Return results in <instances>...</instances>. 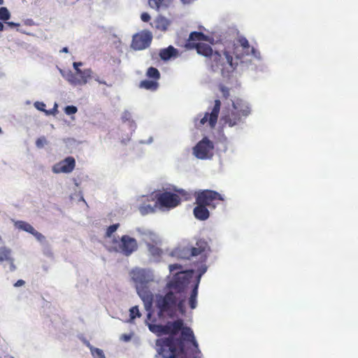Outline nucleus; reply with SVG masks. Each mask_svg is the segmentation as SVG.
Segmentation results:
<instances>
[{"label":"nucleus","mask_w":358,"mask_h":358,"mask_svg":"<svg viewBox=\"0 0 358 358\" xmlns=\"http://www.w3.org/2000/svg\"><path fill=\"white\" fill-rule=\"evenodd\" d=\"M167 338L156 341L159 354L164 358H201L202 354L190 327L184 325L181 319L164 324Z\"/></svg>","instance_id":"1"},{"label":"nucleus","mask_w":358,"mask_h":358,"mask_svg":"<svg viewBox=\"0 0 358 358\" xmlns=\"http://www.w3.org/2000/svg\"><path fill=\"white\" fill-rule=\"evenodd\" d=\"M193 273V270L178 272L166 283L165 289L168 290L165 294L157 296L155 306L159 317H173L177 311L181 315L186 313L187 288Z\"/></svg>","instance_id":"2"},{"label":"nucleus","mask_w":358,"mask_h":358,"mask_svg":"<svg viewBox=\"0 0 358 358\" xmlns=\"http://www.w3.org/2000/svg\"><path fill=\"white\" fill-rule=\"evenodd\" d=\"M130 276L136 284V288L139 296L149 306L153 300V294L148 287V283L153 281L152 273L146 269L136 268L131 271Z\"/></svg>","instance_id":"3"},{"label":"nucleus","mask_w":358,"mask_h":358,"mask_svg":"<svg viewBox=\"0 0 358 358\" xmlns=\"http://www.w3.org/2000/svg\"><path fill=\"white\" fill-rule=\"evenodd\" d=\"M250 113V108L247 103L243 99H236L232 101L231 108H225L223 110L220 121L223 125L232 127L241 123Z\"/></svg>","instance_id":"4"},{"label":"nucleus","mask_w":358,"mask_h":358,"mask_svg":"<svg viewBox=\"0 0 358 358\" xmlns=\"http://www.w3.org/2000/svg\"><path fill=\"white\" fill-rule=\"evenodd\" d=\"M208 64L213 71H220L223 77H229L238 66V62L233 58L231 52L224 50L222 54L215 51Z\"/></svg>","instance_id":"5"},{"label":"nucleus","mask_w":358,"mask_h":358,"mask_svg":"<svg viewBox=\"0 0 358 358\" xmlns=\"http://www.w3.org/2000/svg\"><path fill=\"white\" fill-rule=\"evenodd\" d=\"M195 199L210 209H215L220 202L224 201V196L214 190L203 189L195 193Z\"/></svg>","instance_id":"6"},{"label":"nucleus","mask_w":358,"mask_h":358,"mask_svg":"<svg viewBox=\"0 0 358 358\" xmlns=\"http://www.w3.org/2000/svg\"><path fill=\"white\" fill-rule=\"evenodd\" d=\"M238 45H234L232 55L235 57L234 60L238 62H242V60L249 55H253L256 58H259L260 53L259 51L255 50L253 47L250 45L249 41L245 37H240L238 39Z\"/></svg>","instance_id":"7"},{"label":"nucleus","mask_w":358,"mask_h":358,"mask_svg":"<svg viewBox=\"0 0 358 358\" xmlns=\"http://www.w3.org/2000/svg\"><path fill=\"white\" fill-rule=\"evenodd\" d=\"M114 250L124 255L130 256L138 249L137 241L128 235H123L120 241L113 240Z\"/></svg>","instance_id":"8"},{"label":"nucleus","mask_w":358,"mask_h":358,"mask_svg":"<svg viewBox=\"0 0 358 358\" xmlns=\"http://www.w3.org/2000/svg\"><path fill=\"white\" fill-rule=\"evenodd\" d=\"M220 108L221 101L219 99L215 100L214 106L210 109V111L205 113L204 115L199 120V122H197L198 120H196V126L201 127L208 124L211 129L215 128L220 112Z\"/></svg>","instance_id":"9"},{"label":"nucleus","mask_w":358,"mask_h":358,"mask_svg":"<svg viewBox=\"0 0 358 358\" xmlns=\"http://www.w3.org/2000/svg\"><path fill=\"white\" fill-rule=\"evenodd\" d=\"M214 144L207 137H204L193 148L196 157L200 159H210L213 155Z\"/></svg>","instance_id":"10"},{"label":"nucleus","mask_w":358,"mask_h":358,"mask_svg":"<svg viewBox=\"0 0 358 358\" xmlns=\"http://www.w3.org/2000/svg\"><path fill=\"white\" fill-rule=\"evenodd\" d=\"M157 203L162 208H173L180 203V195L171 192H164L156 195Z\"/></svg>","instance_id":"11"},{"label":"nucleus","mask_w":358,"mask_h":358,"mask_svg":"<svg viewBox=\"0 0 358 358\" xmlns=\"http://www.w3.org/2000/svg\"><path fill=\"white\" fill-rule=\"evenodd\" d=\"M152 35L150 31L144 30L134 35L131 47L136 50H142L150 46Z\"/></svg>","instance_id":"12"},{"label":"nucleus","mask_w":358,"mask_h":358,"mask_svg":"<svg viewBox=\"0 0 358 358\" xmlns=\"http://www.w3.org/2000/svg\"><path fill=\"white\" fill-rule=\"evenodd\" d=\"M208 243L203 239H199L196 243L195 247H185L181 251L182 258L189 259L205 252L208 248Z\"/></svg>","instance_id":"13"},{"label":"nucleus","mask_w":358,"mask_h":358,"mask_svg":"<svg viewBox=\"0 0 358 358\" xmlns=\"http://www.w3.org/2000/svg\"><path fill=\"white\" fill-rule=\"evenodd\" d=\"M76 166L75 159L72 157H66L64 159L55 164L52 171L54 173H71Z\"/></svg>","instance_id":"14"},{"label":"nucleus","mask_w":358,"mask_h":358,"mask_svg":"<svg viewBox=\"0 0 358 358\" xmlns=\"http://www.w3.org/2000/svg\"><path fill=\"white\" fill-rule=\"evenodd\" d=\"M60 73L62 77L64 78L67 81L73 85H83L86 84L87 82V78L85 76H79L76 73L73 74L71 71H65L61 69H59Z\"/></svg>","instance_id":"15"},{"label":"nucleus","mask_w":358,"mask_h":358,"mask_svg":"<svg viewBox=\"0 0 358 358\" xmlns=\"http://www.w3.org/2000/svg\"><path fill=\"white\" fill-rule=\"evenodd\" d=\"M191 49H195L196 52L208 59V62L210 61L214 52L211 46L204 43H199L198 44L191 45Z\"/></svg>","instance_id":"16"},{"label":"nucleus","mask_w":358,"mask_h":358,"mask_svg":"<svg viewBox=\"0 0 358 358\" xmlns=\"http://www.w3.org/2000/svg\"><path fill=\"white\" fill-rule=\"evenodd\" d=\"M196 206L194 208L193 213L194 217L199 220H206L210 217V212L207 206L196 201Z\"/></svg>","instance_id":"17"},{"label":"nucleus","mask_w":358,"mask_h":358,"mask_svg":"<svg viewBox=\"0 0 358 358\" xmlns=\"http://www.w3.org/2000/svg\"><path fill=\"white\" fill-rule=\"evenodd\" d=\"M206 268H204L202 271V272L200 273V275H199V277L196 280L195 285H194V287L191 291L190 296L188 299V303H189V306L191 309L196 308V307L197 306L196 298H197V295H198V288H199V284L200 282V278H201V275L206 272Z\"/></svg>","instance_id":"18"},{"label":"nucleus","mask_w":358,"mask_h":358,"mask_svg":"<svg viewBox=\"0 0 358 358\" xmlns=\"http://www.w3.org/2000/svg\"><path fill=\"white\" fill-rule=\"evenodd\" d=\"M208 41V36L205 35L203 33L199 31H193L190 33L189 36L186 47L189 49H191V45L198 44L199 43H201V41Z\"/></svg>","instance_id":"19"},{"label":"nucleus","mask_w":358,"mask_h":358,"mask_svg":"<svg viewBox=\"0 0 358 358\" xmlns=\"http://www.w3.org/2000/svg\"><path fill=\"white\" fill-rule=\"evenodd\" d=\"M160 241L158 238L153 239L152 243L146 242L148 252L150 254L155 257H159L162 256L163 251L160 248Z\"/></svg>","instance_id":"20"},{"label":"nucleus","mask_w":358,"mask_h":358,"mask_svg":"<svg viewBox=\"0 0 358 358\" xmlns=\"http://www.w3.org/2000/svg\"><path fill=\"white\" fill-rule=\"evenodd\" d=\"M139 87L150 91H156L159 87V83L153 80H144L140 82Z\"/></svg>","instance_id":"21"},{"label":"nucleus","mask_w":358,"mask_h":358,"mask_svg":"<svg viewBox=\"0 0 358 358\" xmlns=\"http://www.w3.org/2000/svg\"><path fill=\"white\" fill-rule=\"evenodd\" d=\"M177 54V50L173 46L170 45L166 48L162 49L159 52V57L162 60H168Z\"/></svg>","instance_id":"22"},{"label":"nucleus","mask_w":358,"mask_h":358,"mask_svg":"<svg viewBox=\"0 0 358 358\" xmlns=\"http://www.w3.org/2000/svg\"><path fill=\"white\" fill-rule=\"evenodd\" d=\"M14 226L15 228L26 231L30 234H31L35 230L29 223L22 220L15 221Z\"/></svg>","instance_id":"23"},{"label":"nucleus","mask_w":358,"mask_h":358,"mask_svg":"<svg viewBox=\"0 0 358 358\" xmlns=\"http://www.w3.org/2000/svg\"><path fill=\"white\" fill-rule=\"evenodd\" d=\"M155 27L161 31H166L169 25V22L164 17L159 16L155 20Z\"/></svg>","instance_id":"24"},{"label":"nucleus","mask_w":358,"mask_h":358,"mask_svg":"<svg viewBox=\"0 0 358 358\" xmlns=\"http://www.w3.org/2000/svg\"><path fill=\"white\" fill-rule=\"evenodd\" d=\"M146 324L148 327L149 330L155 334L157 336H161L165 334V327L164 325L162 324H155L149 323L146 321Z\"/></svg>","instance_id":"25"},{"label":"nucleus","mask_w":358,"mask_h":358,"mask_svg":"<svg viewBox=\"0 0 358 358\" xmlns=\"http://www.w3.org/2000/svg\"><path fill=\"white\" fill-rule=\"evenodd\" d=\"M10 253H11V251L10 249H8L6 247L1 248H0V262H2L3 261H11V267L13 268V269H14L15 267L13 266V261L10 258Z\"/></svg>","instance_id":"26"},{"label":"nucleus","mask_w":358,"mask_h":358,"mask_svg":"<svg viewBox=\"0 0 358 358\" xmlns=\"http://www.w3.org/2000/svg\"><path fill=\"white\" fill-rule=\"evenodd\" d=\"M146 76L148 78L153 79V80L156 81H157L160 78L159 71H158L157 69L152 66L148 69Z\"/></svg>","instance_id":"27"},{"label":"nucleus","mask_w":358,"mask_h":358,"mask_svg":"<svg viewBox=\"0 0 358 358\" xmlns=\"http://www.w3.org/2000/svg\"><path fill=\"white\" fill-rule=\"evenodd\" d=\"M91 355L94 358H106L102 350L91 346Z\"/></svg>","instance_id":"28"},{"label":"nucleus","mask_w":358,"mask_h":358,"mask_svg":"<svg viewBox=\"0 0 358 358\" xmlns=\"http://www.w3.org/2000/svg\"><path fill=\"white\" fill-rule=\"evenodd\" d=\"M148 3L150 7L157 10L164 6V0H149Z\"/></svg>","instance_id":"29"},{"label":"nucleus","mask_w":358,"mask_h":358,"mask_svg":"<svg viewBox=\"0 0 358 358\" xmlns=\"http://www.w3.org/2000/svg\"><path fill=\"white\" fill-rule=\"evenodd\" d=\"M129 313H130L129 316H130L131 320L135 319L136 317H140L141 316V314L137 306H133L132 308H131L129 310Z\"/></svg>","instance_id":"30"},{"label":"nucleus","mask_w":358,"mask_h":358,"mask_svg":"<svg viewBox=\"0 0 358 358\" xmlns=\"http://www.w3.org/2000/svg\"><path fill=\"white\" fill-rule=\"evenodd\" d=\"M10 13L7 8L1 7L0 8V20H7L10 18Z\"/></svg>","instance_id":"31"},{"label":"nucleus","mask_w":358,"mask_h":358,"mask_svg":"<svg viewBox=\"0 0 358 358\" xmlns=\"http://www.w3.org/2000/svg\"><path fill=\"white\" fill-rule=\"evenodd\" d=\"M31 235H33L41 244H45L46 238L45 236H43L41 233L38 232L35 229L34 231L31 234Z\"/></svg>","instance_id":"32"},{"label":"nucleus","mask_w":358,"mask_h":358,"mask_svg":"<svg viewBox=\"0 0 358 358\" xmlns=\"http://www.w3.org/2000/svg\"><path fill=\"white\" fill-rule=\"evenodd\" d=\"M139 211L142 215H145L153 213L154 208L150 205L141 206L139 207Z\"/></svg>","instance_id":"33"},{"label":"nucleus","mask_w":358,"mask_h":358,"mask_svg":"<svg viewBox=\"0 0 358 358\" xmlns=\"http://www.w3.org/2000/svg\"><path fill=\"white\" fill-rule=\"evenodd\" d=\"M120 227V224L118 223L117 224H113L110 226H109L107 229H106V237H110L112 236V234L116 231V230L118 229V227Z\"/></svg>","instance_id":"34"},{"label":"nucleus","mask_w":358,"mask_h":358,"mask_svg":"<svg viewBox=\"0 0 358 358\" xmlns=\"http://www.w3.org/2000/svg\"><path fill=\"white\" fill-rule=\"evenodd\" d=\"M219 89L221 91V92L222 93V96L224 99H227L229 97V95H230L229 89L227 87H226L223 85H220Z\"/></svg>","instance_id":"35"},{"label":"nucleus","mask_w":358,"mask_h":358,"mask_svg":"<svg viewBox=\"0 0 358 358\" xmlns=\"http://www.w3.org/2000/svg\"><path fill=\"white\" fill-rule=\"evenodd\" d=\"M48 141L44 136L38 138L36 141V145L38 148H43L45 145H47Z\"/></svg>","instance_id":"36"},{"label":"nucleus","mask_w":358,"mask_h":358,"mask_svg":"<svg viewBox=\"0 0 358 358\" xmlns=\"http://www.w3.org/2000/svg\"><path fill=\"white\" fill-rule=\"evenodd\" d=\"M64 111L67 115H73L77 112V108L74 106H68L65 108Z\"/></svg>","instance_id":"37"},{"label":"nucleus","mask_w":358,"mask_h":358,"mask_svg":"<svg viewBox=\"0 0 358 358\" xmlns=\"http://www.w3.org/2000/svg\"><path fill=\"white\" fill-rule=\"evenodd\" d=\"M83 65L82 62H74L73 64V68L76 70V73L77 75H79V76H85V73H83L81 70L78 69L79 66H81Z\"/></svg>","instance_id":"38"},{"label":"nucleus","mask_w":358,"mask_h":358,"mask_svg":"<svg viewBox=\"0 0 358 358\" xmlns=\"http://www.w3.org/2000/svg\"><path fill=\"white\" fill-rule=\"evenodd\" d=\"M34 106L35 108L38 110H41V111H43L45 113V111H48V110H45V104L43 103V102H41V101H36L34 103Z\"/></svg>","instance_id":"39"},{"label":"nucleus","mask_w":358,"mask_h":358,"mask_svg":"<svg viewBox=\"0 0 358 358\" xmlns=\"http://www.w3.org/2000/svg\"><path fill=\"white\" fill-rule=\"evenodd\" d=\"M131 118V113L128 111H124L122 115V120L124 122L129 121L130 122Z\"/></svg>","instance_id":"40"},{"label":"nucleus","mask_w":358,"mask_h":358,"mask_svg":"<svg viewBox=\"0 0 358 358\" xmlns=\"http://www.w3.org/2000/svg\"><path fill=\"white\" fill-rule=\"evenodd\" d=\"M182 268V266L178 264H173L169 265V270L171 272H173L176 270H180Z\"/></svg>","instance_id":"41"},{"label":"nucleus","mask_w":358,"mask_h":358,"mask_svg":"<svg viewBox=\"0 0 358 358\" xmlns=\"http://www.w3.org/2000/svg\"><path fill=\"white\" fill-rule=\"evenodd\" d=\"M58 105L57 103H55L52 109L45 111L46 115H55L57 112Z\"/></svg>","instance_id":"42"},{"label":"nucleus","mask_w":358,"mask_h":358,"mask_svg":"<svg viewBox=\"0 0 358 358\" xmlns=\"http://www.w3.org/2000/svg\"><path fill=\"white\" fill-rule=\"evenodd\" d=\"M141 19L145 22H148L150 20V16L148 13H143L141 15Z\"/></svg>","instance_id":"43"},{"label":"nucleus","mask_w":358,"mask_h":358,"mask_svg":"<svg viewBox=\"0 0 358 358\" xmlns=\"http://www.w3.org/2000/svg\"><path fill=\"white\" fill-rule=\"evenodd\" d=\"M179 194L184 197L185 200H188L190 198V194L187 193L185 190L180 189L178 191Z\"/></svg>","instance_id":"44"},{"label":"nucleus","mask_w":358,"mask_h":358,"mask_svg":"<svg viewBox=\"0 0 358 358\" xmlns=\"http://www.w3.org/2000/svg\"><path fill=\"white\" fill-rule=\"evenodd\" d=\"M25 285V281L23 280H18L15 284H14V287H22Z\"/></svg>","instance_id":"45"},{"label":"nucleus","mask_w":358,"mask_h":358,"mask_svg":"<svg viewBox=\"0 0 358 358\" xmlns=\"http://www.w3.org/2000/svg\"><path fill=\"white\" fill-rule=\"evenodd\" d=\"M78 338H79V339H80V341H83V343L84 344H85L87 347H90V343H89V341H88L85 338H84V337H83V336L82 334L78 335Z\"/></svg>","instance_id":"46"},{"label":"nucleus","mask_w":358,"mask_h":358,"mask_svg":"<svg viewBox=\"0 0 358 358\" xmlns=\"http://www.w3.org/2000/svg\"><path fill=\"white\" fill-rule=\"evenodd\" d=\"M6 24H7L8 26H9L11 28H14V27L20 26V24L15 23V22H6Z\"/></svg>","instance_id":"47"},{"label":"nucleus","mask_w":358,"mask_h":358,"mask_svg":"<svg viewBox=\"0 0 358 358\" xmlns=\"http://www.w3.org/2000/svg\"><path fill=\"white\" fill-rule=\"evenodd\" d=\"M121 338L124 341H129L131 339V336L127 334H123L122 335Z\"/></svg>","instance_id":"48"},{"label":"nucleus","mask_w":358,"mask_h":358,"mask_svg":"<svg viewBox=\"0 0 358 358\" xmlns=\"http://www.w3.org/2000/svg\"><path fill=\"white\" fill-rule=\"evenodd\" d=\"M61 52H64V53H67L69 52V49L68 48L66 47H64L61 50H60Z\"/></svg>","instance_id":"49"},{"label":"nucleus","mask_w":358,"mask_h":358,"mask_svg":"<svg viewBox=\"0 0 358 358\" xmlns=\"http://www.w3.org/2000/svg\"><path fill=\"white\" fill-rule=\"evenodd\" d=\"M4 25L2 22H0V31H2L3 30Z\"/></svg>","instance_id":"50"},{"label":"nucleus","mask_w":358,"mask_h":358,"mask_svg":"<svg viewBox=\"0 0 358 358\" xmlns=\"http://www.w3.org/2000/svg\"><path fill=\"white\" fill-rule=\"evenodd\" d=\"M150 317H151V313H149L148 314V319H150Z\"/></svg>","instance_id":"51"},{"label":"nucleus","mask_w":358,"mask_h":358,"mask_svg":"<svg viewBox=\"0 0 358 358\" xmlns=\"http://www.w3.org/2000/svg\"><path fill=\"white\" fill-rule=\"evenodd\" d=\"M3 3V0H0V5H2Z\"/></svg>","instance_id":"52"},{"label":"nucleus","mask_w":358,"mask_h":358,"mask_svg":"<svg viewBox=\"0 0 358 358\" xmlns=\"http://www.w3.org/2000/svg\"><path fill=\"white\" fill-rule=\"evenodd\" d=\"M2 134V129L0 127V135Z\"/></svg>","instance_id":"53"},{"label":"nucleus","mask_w":358,"mask_h":358,"mask_svg":"<svg viewBox=\"0 0 358 358\" xmlns=\"http://www.w3.org/2000/svg\"><path fill=\"white\" fill-rule=\"evenodd\" d=\"M12 358H13V357H12Z\"/></svg>","instance_id":"54"}]
</instances>
